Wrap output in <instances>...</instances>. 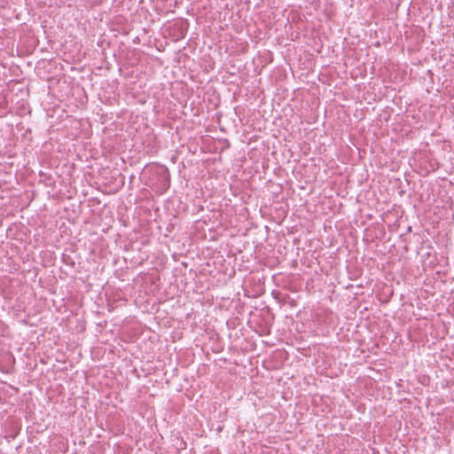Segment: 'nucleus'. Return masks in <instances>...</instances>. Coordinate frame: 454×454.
<instances>
[{"label": "nucleus", "mask_w": 454, "mask_h": 454, "mask_svg": "<svg viewBox=\"0 0 454 454\" xmlns=\"http://www.w3.org/2000/svg\"><path fill=\"white\" fill-rule=\"evenodd\" d=\"M153 172L159 176V189L161 192H166L170 186V174L168 168L163 165H155Z\"/></svg>", "instance_id": "obj_1"}, {"label": "nucleus", "mask_w": 454, "mask_h": 454, "mask_svg": "<svg viewBox=\"0 0 454 454\" xmlns=\"http://www.w3.org/2000/svg\"><path fill=\"white\" fill-rule=\"evenodd\" d=\"M62 261L63 262H65L66 264H69V265H72L74 266V262H73L72 258L70 255H67V254H62Z\"/></svg>", "instance_id": "obj_2"}]
</instances>
